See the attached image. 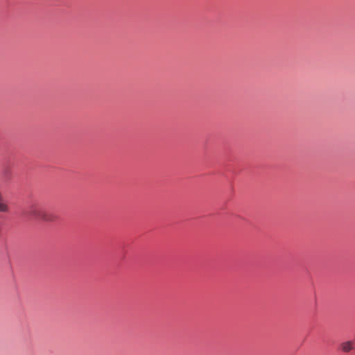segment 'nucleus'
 <instances>
[{
    "label": "nucleus",
    "instance_id": "nucleus-1",
    "mask_svg": "<svg viewBox=\"0 0 355 355\" xmlns=\"http://www.w3.org/2000/svg\"><path fill=\"white\" fill-rule=\"evenodd\" d=\"M26 214L32 218L45 222H53L55 216L46 211L39 203H33L28 207Z\"/></svg>",
    "mask_w": 355,
    "mask_h": 355
},
{
    "label": "nucleus",
    "instance_id": "nucleus-2",
    "mask_svg": "<svg viewBox=\"0 0 355 355\" xmlns=\"http://www.w3.org/2000/svg\"><path fill=\"white\" fill-rule=\"evenodd\" d=\"M340 348L343 352H349L354 348V343L352 341H345L341 343Z\"/></svg>",
    "mask_w": 355,
    "mask_h": 355
},
{
    "label": "nucleus",
    "instance_id": "nucleus-3",
    "mask_svg": "<svg viewBox=\"0 0 355 355\" xmlns=\"http://www.w3.org/2000/svg\"><path fill=\"white\" fill-rule=\"evenodd\" d=\"M9 207L4 201L1 192L0 191V212H8Z\"/></svg>",
    "mask_w": 355,
    "mask_h": 355
}]
</instances>
